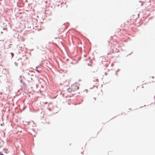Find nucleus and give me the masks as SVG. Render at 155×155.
I'll return each instance as SVG.
<instances>
[{
	"label": "nucleus",
	"instance_id": "1",
	"mask_svg": "<svg viewBox=\"0 0 155 155\" xmlns=\"http://www.w3.org/2000/svg\"><path fill=\"white\" fill-rule=\"evenodd\" d=\"M79 88V86L76 84H74L71 86V90L72 91H75L78 90Z\"/></svg>",
	"mask_w": 155,
	"mask_h": 155
},
{
	"label": "nucleus",
	"instance_id": "2",
	"mask_svg": "<svg viewBox=\"0 0 155 155\" xmlns=\"http://www.w3.org/2000/svg\"><path fill=\"white\" fill-rule=\"evenodd\" d=\"M37 67L36 68H37ZM35 70L36 71H37L38 72V73H40L41 72V71H39V70H38V69H35Z\"/></svg>",
	"mask_w": 155,
	"mask_h": 155
},
{
	"label": "nucleus",
	"instance_id": "3",
	"mask_svg": "<svg viewBox=\"0 0 155 155\" xmlns=\"http://www.w3.org/2000/svg\"><path fill=\"white\" fill-rule=\"evenodd\" d=\"M0 155H4L3 154H0Z\"/></svg>",
	"mask_w": 155,
	"mask_h": 155
},
{
	"label": "nucleus",
	"instance_id": "4",
	"mask_svg": "<svg viewBox=\"0 0 155 155\" xmlns=\"http://www.w3.org/2000/svg\"><path fill=\"white\" fill-rule=\"evenodd\" d=\"M94 99L95 100H96V98H94Z\"/></svg>",
	"mask_w": 155,
	"mask_h": 155
},
{
	"label": "nucleus",
	"instance_id": "5",
	"mask_svg": "<svg viewBox=\"0 0 155 155\" xmlns=\"http://www.w3.org/2000/svg\"><path fill=\"white\" fill-rule=\"evenodd\" d=\"M70 90V89H68V91H69V90Z\"/></svg>",
	"mask_w": 155,
	"mask_h": 155
},
{
	"label": "nucleus",
	"instance_id": "6",
	"mask_svg": "<svg viewBox=\"0 0 155 155\" xmlns=\"http://www.w3.org/2000/svg\"><path fill=\"white\" fill-rule=\"evenodd\" d=\"M142 88H143V86H142Z\"/></svg>",
	"mask_w": 155,
	"mask_h": 155
}]
</instances>
